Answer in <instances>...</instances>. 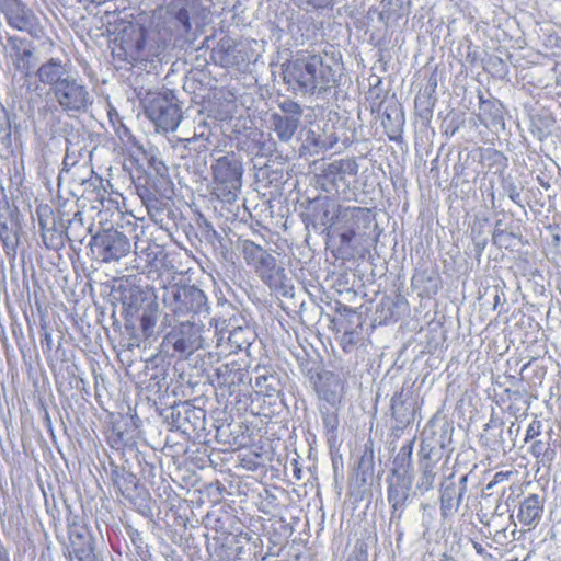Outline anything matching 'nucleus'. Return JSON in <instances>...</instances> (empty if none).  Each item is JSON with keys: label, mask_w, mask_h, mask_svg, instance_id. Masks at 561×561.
Listing matches in <instances>:
<instances>
[{"label": "nucleus", "mask_w": 561, "mask_h": 561, "mask_svg": "<svg viewBox=\"0 0 561 561\" xmlns=\"http://www.w3.org/2000/svg\"><path fill=\"white\" fill-rule=\"evenodd\" d=\"M285 83L296 94H314L329 89L334 82V71L318 54L304 51L283 65Z\"/></svg>", "instance_id": "nucleus-1"}, {"label": "nucleus", "mask_w": 561, "mask_h": 561, "mask_svg": "<svg viewBox=\"0 0 561 561\" xmlns=\"http://www.w3.org/2000/svg\"><path fill=\"white\" fill-rule=\"evenodd\" d=\"M214 192L219 199L232 203L242 187L243 167L234 153L217 158L211 164Z\"/></svg>", "instance_id": "nucleus-2"}, {"label": "nucleus", "mask_w": 561, "mask_h": 561, "mask_svg": "<svg viewBox=\"0 0 561 561\" xmlns=\"http://www.w3.org/2000/svg\"><path fill=\"white\" fill-rule=\"evenodd\" d=\"M244 262L255 274L271 288H277L283 285L285 279L284 268L277 266L276 259L263 247L255 242L244 239L238 241Z\"/></svg>", "instance_id": "nucleus-3"}, {"label": "nucleus", "mask_w": 561, "mask_h": 561, "mask_svg": "<svg viewBox=\"0 0 561 561\" xmlns=\"http://www.w3.org/2000/svg\"><path fill=\"white\" fill-rule=\"evenodd\" d=\"M164 307L179 320L188 316L208 313L207 297L195 286L171 285L163 294Z\"/></svg>", "instance_id": "nucleus-4"}, {"label": "nucleus", "mask_w": 561, "mask_h": 561, "mask_svg": "<svg viewBox=\"0 0 561 561\" xmlns=\"http://www.w3.org/2000/svg\"><path fill=\"white\" fill-rule=\"evenodd\" d=\"M146 116L161 131H174L182 121L181 108L173 93H152L145 104Z\"/></svg>", "instance_id": "nucleus-5"}, {"label": "nucleus", "mask_w": 561, "mask_h": 561, "mask_svg": "<svg viewBox=\"0 0 561 561\" xmlns=\"http://www.w3.org/2000/svg\"><path fill=\"white\" fill-rule=\"evenodd\" d=\"M53 95L60 110L68 115L85 113L93 104V96L89 88L78 76L73 75L60 82L54 89Z\"/></svg>", "instance_id": "nucleus-6"}, {"label": "nucleus", "mask_w": 561, "mask_h": 561, "mask_svg": "<svg viewBox=\"0 0 561 561\" xmlns=\"http://www.w3.org/2000/svg\"><path fill=\"white\" fill-rule=\"evenodd\" d=\"M358 164L353 159H340L325 165L320 176V184L325 192L343 193L348 186V178L356 176Z\"/></svg>", "instance_id": "nucleus-7"}, {"label": "nucleus", "mask_w": 561, "mask_h": 561, "mask_svg": "<svg viewBox=\"0 0 561 561\" xmlns=\"http://www.w3.org/2000/svg\"><path fill=\"white\" fill-rule=\"evenodd\" d=\"M0 11L11 27L35 36L38 34V19L22 0H0Z\"/></svg>", "instance_id": "nucleus-8"}, {"label": "nucleus", "mask_w": 561, "mask_h": 561, "mask_svg": "<svg viewBox=\"0 0 561 561\" xmlns=\"http://www.w3.org/2000/svg\"><path fill=\"white\" fill-rule=\"evenodd\" d=\"M163 344L175 353L190 355L202 347L201 328L190 321H180L179 327L165 335Z\"/></svg>", "instance_id": "nucleus-9"}, {"label": "nucleus", "mask_w": 561, "mask_h": 561, "mask_svg": "<svg viewBox=\"0 0 561 561\" xmlns=\"http://www.w3.org/2000/svg\"><path fill=\"white\" fill-rule=\"evenodd\" d=\"M211 59L224 68H233L245 64L248 56L240 43L229 36H224L213 49Z\"/></svg>", "instance_id": "nucleus-10"}, {"label": "nucleus", "mask_w": 561, "mask_h": 561, "mask_svg": "<svg viewBox=\"0 0 561 561\" xmlns=\"http://www.w3.org/2000/svg\"><path fill=\"white\" fill-rule=\"evenodd\" d=\"M96 244L102 248L104 262L118 261L126 256L130 250L129 239L119 231H107L95 238Z\"/></svg>", "instance_id": "nucleus-11"}, {"label": "nucleus", "mask_w": 561, "mask_h": 561, "mask_svg": "<svg viewBox=\"0 0 561 561\" xmlns=\"http://www.w3.org/2000/svg\"><path fill=\"white\" fill-rule=\"evenodd\" d=\"M434 447L431 446L428 443L422 440L420 445V477L416 483V489L421 493H426L430 490L433 489L435 478H436V463L437 459H432Z\"/></svg>", "instance_id": "nucleus-12"}, {"label": "nucleus", "mask_w": 561, "mask_h": 561, "mask_svg": "<svg viewBox=\"0 0 561 561\" xmlns=\"http://www.w3.org/2000/svg\"><path fill=\"white\" fill-rule=\"evenodd\" d=\"M337 221L345 224V229L340 234L341 242L350 244L356 234L360 222H367V209L362 207H339L336 211Z\"/></svg>", "instance_id": "nucleus-13"}, {"label": "nucleus", "mask_w": 561, "mask_h": 561, "mask_svg": "<svg viewBox=\"0 0 561 561\" xmlns=\"http://www.w3.org/2000/svg\"><path fill=\"white\" fill-rule=\"evenodd\" d=\"M71 75L70 65L58 58H50L37 69L38 80L43 84L51 87L53 92L60 82L66 81Z\"/></svg>", "instance_id": "nucleus-14"}, {"label": "nucleus", "mask_w": 561, "mask_h": 561, "mask_svg": "<svg viewBox=\"0 0 561 561\" xmlns=\"http://www.w3.org/2000/svg\"><path fill=\"white\" fill-rule=\"evenodd\" d=\"M411 477L398 473L397 469L393 470V477L389 481L388 486V501L393 511H402L411 488Z\"/></svg>", "instance_id": "nucleus-15"}, {"label": "nucleus", "mask_w": 561, "mask_h": 561, "mask_svg": "<svg viewBox=\"0 0 561 561\" xmlns=\"http://www.w3.org/2000/svg\"><path fill=\"white\" fill-rule=\"evenodd\" d=\"M543 513V500L537 494L528 495L519 505L517 518L524 526L535 527Z\"/></svg>", "instance_id": "nucleus-16"}, {"label": "nucleus", "mask_w": 561, "mask_h": 561, "mask_svg": "<svg viewBox=\"0 0 561 561\" xmlns=\"http://www.w3.org/2000/svg\"><path fill=\"white\" fill-rule=\"evenodd\" d=\"M72 552L79 561H99L94 553L93 541L90 537L72 533L70 535Z\"/></svg>", "instance_id": "nucleus-17"}, {"label": "nucleus", "mask_w": 561, "mask_h": 561, "mask_svg": "<svg viewBox=\"0 0 561 561\" xmlns=\"http://www.w3.org/2000/svg\"><path fill=\"white\" fill-rule=\"evenodd\" d=\"M462 502L461 494L454 483H443L440 490V510L444 516L454 514Z\"/></svg>", "instance_id": "nucleus-18"}, {"label": "nucleus", "mask_w": 561, "mask_h": 561, "mask_svg": "<svg viewBox=\"0 0 561 561\" xmlns=\"http://www.w3.org/2000/svg\"><path fill=\"white\" fill-rule=\"evenodd\" d=\"M300 119L297 116H285L280 114H274L272 116V123L277 137L282 141H288L293 138L297 131Z\"/></svg>", "instance_id": "nucleus-19"}, {"label": "nucleus", "mask_w": 561, "mask_h": 561, "mask_svg": "<svg viewBox=\"0 0 561 561\" xmlns=\"http://www.w3.org/2000/svg\"><path fill=\"white\" fill-rule=\"evenodd\" d=\"M157 320V306L144 311L140 319V327L146 336H150L153 333Z\"/></svg>", "instance_id": "nucleus-20"}, {"label": "nucleus", "mask_w": 561, "mask_h": 561, "mask_svg": "<svg viewBox=\"0 0 561 561\" xmlns=\"http://www.w3.org/2000/svg\"><path fill=\"white\" fill-rule=\"evenodd\" d=\"M403 407H404V402L402 399V393H396L391 398L390 409H391L392 417H394L396 421L400 424H404L405 422H408L405 414L402 411Z\"/></svg>", "instance_id": "nucleus-21"}, {"label": "nucleus", "mask_w": 561, "mask_h": 561, "mask_svg": "<svg viewBox=\"0 0 561 561\" xmlns=\"http://www.w3.org/2000/svg\"><path fill=\"white\" fill-rule=\"evenodd\" d=\"M280 108L285 116H297L298 119L301 117V108L298 103L293 101H285L280 104Z\"/></svg>", "instance_id": "nucleus-22"}, {"label": "nucleus", "mask_w": 561, "mask_h": 561, "mask_svg": "<svg viewBox=\"0 0 561 561\" xmlns=\"http://www.w3.org/2000/svg\"><path fill=\"white\" fill-rule=\"evenodd\" d=\"M542 432V422L540 420H533L527 427L525 442H529L538 437Z\"/></svg>", "instance_id": "nucleus-23"}, {"label": "nucleus", "mask_w": 561, "mask_h": 561, "mask_svg": "<svg viewBox=\"0 0 561 561\" xmlns=\"http://www.w3.org/2000/svg\"><path fill=\"white\" fill-rule=\"evenodd\" d=\"M513 474H514L513 471H499V472H496L493 476L492 480L488 483L486 490H491L496 484L505 482V481H508Z\"/></svg>", "instance_id": "nucleus-24"}, {"label": "nucleus", "mask_w": 561, "mask_h": 561, "mask_svg": "<svg viewBox=\"0 0 561 561\" xmlns=\"http://www.w3.org/2000/svg\"><path fill=\"white\" fill-rule=\"evenodd\" d=\"M411 455H412V445H408V446H403L399 453V455L397 456L396 458V462L401 460L402 462H408V465L410 463V460H411Z\"/></svg>", "instance_id": "nucleus-25"}, {"label": "nucleus", "mask_w": 561, "mask_h": 561, "mask_svg": "<svg viewBox=\"0 0 561 561\" xmlns=\"http://www.w3.org/2000/svg\"><path fill=\"white\" fill-rule=\"evenodd\" d=\"M176 19L180 23H182L185 31L191 30V23H190V15L188 12L185 9H180L176 13Z\"/></svg>", "instance_id": "nucleus-26"}, {"label": "nucleus", "mask_w": 561, "mask_h": 561, "mask_svg": "<svg viewBox=\"0 0 561 561\" xmlns=\"http://www.w3.org/2000/svg\"><path fill=\"white\" fill-rule=\"evenodd\" d=\"M546 450L547 448L541 440H535L530 447V453L535 458H539Z\"/></svg>", "instance_id": "nucleus-27"}, {"label": "nucleus", "mask_w": 561, "mask_h": 561, "mask_svg": "<svg viewBox=\"0 0 561 561\" xmlns=\"http://www.w3.org/2000/svg\"><path fill=\"white\" fill-rule=\"evenodd\" d=\"M314 9H325L333 4V0H306Z\"/></svg>", "instance_id": "nucleus-28"}, {"label": "nucleus", "mask_w": 561, "mask_h": 561, "mask_svg": "<svg viewBox=\"0 0 561 561\" xmlns=\"http://www.w3.org/2000/svg\"><path fill=\"white\" fill-rule=\"evenodd\" d=\"M117 135L119 137V139L122 141H125V142H130L131 139H133V135L129 131L128 128H126L125 126H122L118 130H117Z\"/></svg>", "instance_id": "nucleus-29"}, {"label": "nucleus", "mask_w": 561, "mask_h": 561, "mask_svg": "<svg viewBox=\"0 0 561 561\" xmlns=\"http://www.w3.org/2000/svg\"><path fill=\"white\" fill-rule=\"evenodd\" d=\"M467 482H468V476L465 474L460 478V481H459V490H458V493L461 494V496L463 497L466 491H467Z\"/></svg>", "instance_id": "nucleus-30"}, {"label": "nucleus", "mask_w": 561, "mask_h": 561, "mask_svg": "<svg viewBox=\"0 0 561 561\" xmlns=\"http://www.w3.org/2000/svg\"><path fill=\"white\" fill-rule=\"evenodd\" d=\"M266 380H267L266 377H257L255 383L257 387H261V385H263V381H266Z\"/></svg>", "instance_id": "nucleus-31"}, {"label": "nucleus", "mask_w": 561, "mask_h": 561, "mask_svg": "<svg viewBox=\"0 0 561 561\" xmlns=\"http://www.w3.org/2000/svg\"><path fill=\"white\" fill-rule=\"evenodd\" d=\"M519 196V194L517 192H515V190H513L511 193H510V197L511 199L513 201H516V198Z\"/></svg>", "instance_id": "nucleus-32"}, {"label": "nucleus", "mask_w": 561, "mask_h": 561, "mask_svg": "<svg viewBox=\"0 0 561 561\" xmlns=\"http://www.w3.org/2000/svg\"><path fill=\"white\" fill-rule=\"evenodd\" d=\"M240 332H241V329H239L238 331H234L229 339L231 340L232 337H236L238 335V333H240Z\"/></svg>", "instance_id": "nucleus-33"}, {"label": "nucleus", "mask_w": 561, "mask_h": 561, "mask_svg": "<svg viewBox=\"0 0 561 561\" xmlns=\"http://www.w3.org/2000/svg\"><path fill=\"white\" fill-rule=\"evenodd\" d=\"M23 56H26V57L31 56V50L24 49L23 50Z\"/></svg>", "instance_id": "nucleus-34"}]
</instances>
